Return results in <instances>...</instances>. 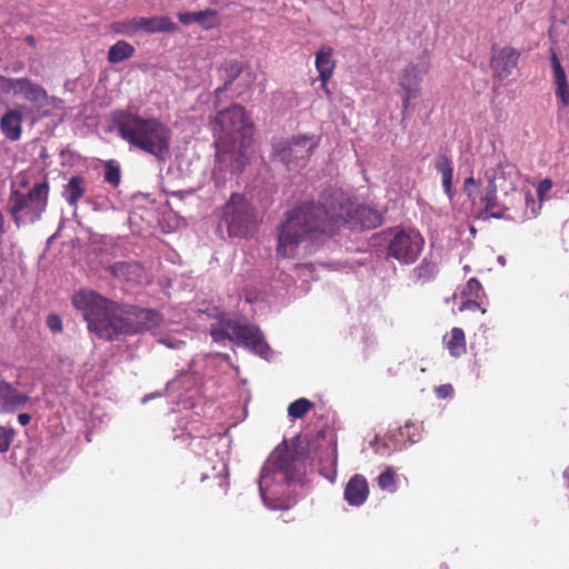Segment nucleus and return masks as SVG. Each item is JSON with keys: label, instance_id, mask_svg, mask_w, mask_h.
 Segmentation results:
<instances>
[{"label": "nucleus", "instance_id": "9d476101", "mask_svg": "<svg viewBox=\"0 0 569 569\" xmlns=\"http://www.w3.org/2000/svg\"><path fill=\"white\" fill-rule=\"evenodd\" d=\"M319 144L316 136H296L291 139H277L272 142V153L289 170L306 167L310 156Z\"/></svg>", "mask_w": 569, "mask_h": 569}, {"label": "nucleus", "instance_id": "f03ea898", "mask_svg": "<svg viewBox=\"0 0 569 569\" xmlns=\"http://www.w3.org/2000/svg\"><path fill=\"white\" fill-rule=\"evenodd\" d=\"M72 303L81 312L88 330L103 340L153 331L162 322V316L152 309L120 306L93 290L76 292Z\"/></svg>", "mask_w": 569, "mask_h": 569}, {"label": "nucleus", "instance_id": "b1692460", "mask_svg": "<svg viewBox=\"0 0 569 569\" xmlns=\"http://www.w3.org/2000/svg\"><path fill=\"white\" fill-rule=\"evenodd\" d=\"M497 192L495 188L485 187L483 193L480 197V202L483 206V219L495 218L502 219L505 218V211L507 210L505 204H501L497 200Z\"/></svg>", "mask_w": 569, "mask_h": 569}, {"label": "nucleus", "instance_id": "c03bdc74", "mask_svg": "<svg viewBox=\"0 0 569 569\" xmlns=\"http://www.w3.org/2000/svg\"><path fill=\"white\" fill-rule=\"evenodd\" d=\"M4 223H6V218H4V214L2 213V211L0 210V233H4Z\"/></svg>", "mask_w": 569, "mask_h": 569}, {"label": "nucleus", "instance_id": "7ed1b4c3", "mask_svg": "<svg viewBox=\"0 0 569 569\" xmlns=\"http://www.w3.org/2000/svg\"><path fill=\"white\" fill-rule=\"evenodd\" d=\"M216 138V156L220 164L230 166L232 173H239L247 164V149L252 141V122L240 104L223 109L211 119Z\"/></svg>", "mask_w": 569, "mask_h": 569}, {"label": "nucleus", "instance_id": "09e8293b", "mask_svg": "<svg viewBox=\"0 0 569 569\" xmlns=\"http://www.w3.org/2000/svg\"><path fill=\"white\" fill-rule=\"evenodd\" d=\"M27 41H28V43H30V44H33V43H34V40H33V38H32V37H28V38H27Z\"/></svg>", "mask_w": 569, "mask_h": 569}, {"label": "nucleus", "instance_id": "c9c22d12", "mask_svg": "<svg viewBox=\"0 0 569 569\" xmlns=\"http://www.w3.org/2000/svg\"><path fill=\"white\" fill-rule=\"evenodd\" d=\"M47 326L52 332H60L62 330V321L57 315L48 316Z\"/></svg>", "mask_w": 569, "mask_h": 569}, {"label": "nucleus", "instance_id": "2f4dec72", "mask_svg": "<svg viewBox=\"0 0 569 569\" xmlns=\"http://www.w3.org/2000/svg\"><path fill=\"white\" fill-rule=\"evenodd\" d=\"M377 481L379 488L382 490H387L389 492H395L397 490L395 471L391 468H388L386 471L381 472L378 476Z\"/></svg>", "mask_w": 569, "mask_h": 569}, {"label": "nucleus", "instance_id": "2eb2a0df", "mask_svg": "<svg viewBox=\"0 0 569 569\" xmlns=\"http://www.w3.org/2000/svg\"><path fill=\"white\" fill-rule=\"evenodd\" d=\"M519 52L510 47L495 50L491 57L490 67L497 78L507 79L512 74L518 64Z\"/></svg>", "mask_w": 569, "mask_h": 569}, {"label": "nucleus", "instance_id": "aec40b11", "mask_svg": "<svg viewBox=\"0 0 569 569\" xmlns=\"http://www.w3.org/2000/svg\"><path fill=\"white\" fill-rule=\"evenodd\" d=\"M109 270L113 277L127 282H140L144 276L143 267L137 261H119Z\"/></svg>", "mask_w": 569, "mask_h": 569}, {"label": "nucleus", "instance_id": "ea45409f", "mask_svg": "<svg viewBox=\"0 0 569 569\" xmlns=\"http://www.w3.org/2000/svg\"><path fill=\"white\" fill-rule=\"evenodd\" d=\"M478 308H480V305L477 301L467 300L461 305L460 310H476Z\"/></svg>", "mask_w": 569, "mask_h": 569}, {"label": "nucleus", "instance_id": "dca6fc26", "mask_svg": "<svg viewBox=\"0 0 569 569\" xmlns=\"http://www.w3.org/2000/svg\"><path fill=\"white\" fill-rule=\"evenodd\" d=\"M29 401L27 395L18 391L0 376V411L13 412L24 407Z\"/></svg>", "mask_w": 569, "mask_h": 569}, {"label": "nucleus", "instance_id": "423d86ee", "mask_svg": "<svg viewBox=\"0 0 569 569\" xmlns=\"http://www.w3.org/2000/svg\"><path fill=\"white\" fill-rule=\"evenodd\" d=\"M210 335L217 343L230 341L267 360L271 355L260 329L246 320L223 316L211 325Z\"/></svg>", "mask_w": 569, "mask_h": 569}, {"label": "nucleus", "instance_id": "f257e3e1", "mask_svg": "<svg viewBox=\"0 0 569 569\" xmlns=\"http://www.w3.org/2000/svg\"><path fill=\"white\" fill-rule=\"evenodd\" d=\"M382 223L381 213L367 206L353 207L341 192H333L325 202H303L287 213L279 228L277 254L295 257L299 249L312 251L325 236L340 226L373 229Z\"/></svg>", "mask_w": 569, "mask_h": 569}, {"label": "nucleus", "instance_id": "49530a36", "mask_svg": "<svg viewBox=\"0 0 569 569\" xmlns=\"http://www.w3.org/2000/svg\"><path fill=\"white\" fill-rule=\"evenodd\" d=\"M498 262H499L500 264L505 266V264H506V259H505V257L499 256V257H498Z\"/></svg>", "mask_w": 569, "mask_h": 569}, {"label": "nucleus", "instance_id": "a19ab883", "mask_svg": "<svg viewBox=\"0 0 569 569\" xmlns=\"http://www.w3.org/2000/svg\"><path fill=\"white\" fill-rule=\"evenodd\" d=\"M478 186V181L473 177H469L465 180V190L467 191L468 196H471L470 187Z\"/></svg>", "mask_w": 569, "mask_h": 569}, {"label": "nucleus", "instance_id": "a211bd4d", "mask_svg": "<svg viewBox=\"0 0 569 569\" xmlns=\"http://www.w3.org/2000/svg\"><path fill=\"white\" fill-rule=\"evenodd\" d=\"M369 495V487L366 478L361 475H355L348 481L345 488V499L351 505L359 507L365 503Z\"/></svg>", "mask_w": 569, "mask_h": 569}, {"label": "nucleus", "instance_id": "cd10ccee", "mask_svg": "<svg viewBox=\"0 0 569 569\" xmlns=\"http://www.w3.org/2000/svg\"><path fill=\"white\" fill-rule=\"evenodd\" d=\"M447 348L451 356L459 357L466 352L465 332L460 328H453L450 332V339L447 342Z\"/></svg>", "mask_w": 569, "mask_h": 569}, {"label": "nucleus", "instance_id": "79ce46f5", "mask_svg": "<svg viewBox=\"0 0 569 569\" xmlns=\"http://www.w3.org/2000/svg\"><path fill=\"white\" fill-rule=\"evenodd\" d=\"M551 181L546 179L543 181L540 182L539 187H538V192L541 194L543 192H547L551 189Z\"/></svg>", "mask_w": 569, "mask_h": 569}, {"label": "nucleus", "instance_id": "de8ad7c7", "mask_svg": "<svg viewBox=\"0 0 569 569\" xmlns=\"http://www.w3.org/2000/svg\"><path fill=\"white\" fill-rule=\"evenodd\" d=\"M563 477L569 481V469L565 470Z\"/></svg>", "mask_w": 569, "mask_h": 569}, {"label": "nucleus", "instance_id": "4c0bfd02", "mask_svg": "<svg viewBox=\"0 0 569 569\" xmlns=\"http://www.w3.org/2000/svg\"><path fill=\"white\" fill-rule=\"evenodd\" d=\"M411 425L410 423H406L403 428H400V435L401 436H407L408 437V440L411 442V443H415L419 440V437L418 438H415V433H410L409 432V429H410Z\"/></svg>", "mask_w": 569, "mask_h": 569}, {"label": "nucleus", "instance_id": "58836bf2", "mask_svg": "<svg viewBox=\"0 0 569 569\" xmlns=\"http://www.w3.org/2000/svg\"><path fill=\"white\" fill-rule=\"evenodd\" d=\"M296 268H297V271L299 272V274L303 276V277L310 276L313 271L312 264L296 266Z\"/></svg>", "mask_w": 569, "mask_h": 569}, {"label": "nucleus", "instance_id": "f3484780", "mask_svg": "<svg viewBox=\"0 0 569 569\" xmlns=\"http://www.w3.org/2000/svg\"><path fill=\"white\" fill-rule=\"evenodd\" d=\"M177 17L179 21L184 26L197 23L204 30L212 29L220 23L219 13L214 9H206L192 12H178Z\"/></svg>", "mask_w": 569, "mask_h": 569}, {"label": "nucleus", "instance_id": "0eeeda50", "mask_svg": "<svg viewBox=\"0 0 569 569\" xmlns=\"http://www.w3.org/2000/svg\"><path fill=\"white\" fill-rule=\"evenodd\" d=\"M49 198L47 180L34 183L28 192L11 189L7 210L17 228L33 224L41 219Z\"/></svg>", "mask_w": 569, "mask_h": 569}, {"label": "nucleus", "instance_id": "5701e85b", "mask_svg": "<svg viewBox=\"0 0 569 569\" xmlns=\"http://www.w3.org/2000/svg\"><path fill=\"white\" fill-rule=\"evenodd\" d=\"M0 128L4 137L11 141H17L22 132V113L20 110L11 109L0 119Z\"/></svg>", "mask_w": 569, "mask_h": 569}, {"label": "nucleus", "instance_id": "f8f14e48", "mask_svg": "<svg viewBox=\"0 0 569 569\" xmlns=\"http://www.w3.org/2000/svg\"><path fill=\"white\" fill-rule=\"evenodd\" d=\"M425 239L413 229H396L392 231L388 243L387 256L400 263L411 264L421 253Z\"/></svg>", "mask_w": 569, "mask_h": 569}, {"label": "nucleus", "instance_id": "473e14b6", "mask_svg": "<svg viewBox=\"0 0 569 569\" xmlns=\"http://www.w3.org/2000/svg\"><path fill=\"white\" fill-rule=\"evenodd\" d=\"M16 431L11 427H0V452H7L12 443Z\"/></svg>", "mask_w": 569, "mask_h": 569}, {"label": "nucleus", "instance_id": "4be33fe9", "mask_svg": "<svg viewBox=\"0 0 569 569\" xmlns=\"http://www.w3.org/2000/svg\"><path fill=\"white\" fill-rule=\"evenodd\" d=\"M316 69L319 72L320 80L322 82V88L329 92L327 89V82L332 77L335 69V61L332 59V48L329 46H321L318 52L316 53Z\"/></svg>", "mask_w": 569, "mask_h": 569}, {"label": "nucleus", "instance_id": "e433bc0d", "mask_svg": "<svg viewBox=\"0 0 569 569\" xmlns=\"http://www.w3.org/2000/svg\"><path fill=\"white\" fill-rule=\"evenodd\" d=\"M452 392H453V388L449 383L441 385V386L437 387V389H436V393H437L438 398H440V399H446V398L451 397Z\"/></svg>", "mask_w": 569, "mask_h": 569}, {"label": "nucleus", "instance_id": "ddd939ff", "mask_svg": "<svg viewBox=\"0 0 569 569\" xmlns=\"http://www.w3.org/2000/svg\"><path fill=\"white\" fill-rule=\"evenodd\" d=\"M111 30L121 36L132 37L139 31L146 33L173 32L178 26L169 17H133L130 19L114 21L110 26Z\"/></svg>", "mask_w": 569, "mask_h": 569}, {"label": "nucleus", "instance_id": "6ab92c4d", "mask_svg": "<svg viewBox=\"0 0 569 569\" xmlns=\"http://www.w3.org/2000/svg\"><path fill=\"white\" fill-rule=\"evenodd\" d=\"M550 61L555 93L560 99L562 107H567L569 104V84L567 81L566 72L560 63V60L553 51L551 52Z\"/></svg>", "mask_w": 569, "mask_h": 569}, {"label": "nucleus", "instance_id": "8fccbe9b", "mask_svg": "<svg viewBox=\"0 0 569 569\" xmlns=\"http://www.w3.org/2000/svg\"><path fill=\"white\" fill-rule=\"evenodd\" d=\"M176 383H177V381H172L169 386H170L171 388H174Z\"/></svg>", "mask_w": 569, "mask_h": 569}, {"label": "nucleus", "instance_id": "20e7f679", "mask_svg": "<svg viewBox=\"0 0 569 569\" xmlns=\"http://www.w3.org/2000/svg\"><path fill=\"white\" fill-rule=\"evenodd\" d=\"M112 122L118 136L131 148L164 162L170 156L172 132L170 128L154 117H142L130 110H116Z\"/></svg>", "mask_w": 569, "mask_h": 569}, {"label": "nucleus", "instance_id": "7c9ffc66", "mask_svg": "<svg viewBox=\"0 0 569 569\" xmlns=\"http://www.w3.org/2000/svg\"><path fill=\"white\" fill-rule=\"evenodd\" d=\"M311 407L312 403L308 399L300 398L289 405L288 415L293 419H298L303 417L311 409Z\"/></svg>", "mask_w": 569, "mask_h": 569}, {"label": "nucleus", "instance_id": "393cba45", "mask_svg": "<svg viewBox=\"0 0 569 569\" xmlns=\"http://www.w3.org/2000/svg\"><path fill=\"white\" fill-rule=\"evenodd\" d=\"M435 168L438 173L441 174L442 180V187L448 196V198L451 200L453 197L452 192V176H453V169L451 166V161L446 154H439L435 160Z\"/></svg>", "mask_w": 569, "mask_h": 569}, {"label": "nucleus", "instance_id": "a878e982", "mask_svg": "<svg viewBox=\"0 0 569 569\" xmlns=\"http://www.w3.org/2000/svg\"><path fill=\"white\" fill-rule=\"evenodd\" d=\"M86 192V181L80 176H73L69 179L63 190V198L66 201L77 208L78 201L82 198Z\"/></svg>", "mask_w": 569, "mask_h": 569}, {"label": "nucleus", "instance_id": "a18cd8bd", "mask_svg": "<svg viewBox=\"0 0 569 569\" xmlns=\"http://www.w3.org/2000/svg\"><path fill=\"white\" fill-rule=\"evenodd\" d=\"M88 203H90L92 206V209L94 211H98L100 210V207L98 206V203L96 201H92V200H88Z\"/></svg>", "mask_w": 569, "mask_h": 569}, {"label": "nucleus", "instance_id": "4468645a", "mask_svg": "<svg viewBox=\"0 0 569 569\" xmlns=\"http://www.w3.org/2000/svg\"><path fill=\"white\" fill-rule=\"evenodd\" d=\"M486 187L488 188H495V190H501L506 194L509 191H513L518 194L519 199H523L527 203V206L535 204V199L530 194V192H518L516 189V183L518 180V170L517 168L508 162V161H501L497 163L495 167L488 168L485 171Z\"/></svg>", "mask_w": 569, "mask_h": 569}, {"label": "nucleus", "instance_id": "72a5a7b5", "mask_svg": "<svg viewBox=\"0 0 569 569\" xmlns=\"http://www.w3.org/2000/svg\"><path fill=\"white\" fill-rule=\"evenodd\" d=\"M481 291V283L476 278H471L468 280L463 293L472 298H479Z\"/></svg>", "mask_w": 569, "mask_h": 569}, {"label": "nucleus", "instance_id": "f704fd0d", "mask_svg": "<svg viewBox=\"0 0 569 569\" xmlns=\"http://www.w3.org/2000/svg\"><path fill=\"white\" fill-rule=\"evenodd\" d=\"M158 342L170 349H179L182 345H184L183 340L179 339L177 336L171 335L159 338Z\"/></svg>", "mask_w": 569, "mask_h": 569}, {"label": "nucleus", "instance_id": "412c9836", "mask_svg": "<svg viewBox=\"0 0 569 569\" xmlns=\"http://www.w3.org/2000/svg\"><path fill=\"white\" fill-rule=\"evenodd\" d=\"M221 78L223 79L224 83L222 87H219L214 91V106L217 107L219 102L221 101L222 94L230 89L232 82L241 76L243 72V66L241 62L237 60H230L226 61L221 68Z\"/></svg>", "mask_w": 569, "mask_h": 569}, {"label": "nucleus", "instance_id": "1a4fd4ad", "mask_svg": "<svg viewBox=\"0 0 569 569\" xmlns=\"http://www.w3.org/2000/svg\"><path fill=\"white\" fill-rule=\"evenodd\" d=\"M0 91L6 94L22 96L31 103L29 112L33 114L32 121L51 114V108L60 109L62 100L49 96L47 90L30 78H8L0 76Z\"/></svg>", "mask_w": 569, "mask_h": 569}, {"label": "nucleus", "instance_id": "c85d7f7f", "mask_svg": "<svg viewBox=\"0 0 569 569\" xmlns=\"http://www.w3.org/2000/svg\"><path fill=\"white\" fill-rule=\"evenodd\" d=\"M416 277L421 281H429L435 278L438 272L436 262L425 258L418 267L413 270Z\"/></svg>", "mask_w": 569, "mask_h": 569}, {"label": "nucleus", "instance_id": "bb28decb", "mask_svg": "<svg viewBox=\"0 0 569 569\" xmlns=\"http://www.w3.org/2000/svg\"><path fill=\"white\" fill-rule=\"evenodd\" d=\"M134 54V47L124 40H119L112 44L108 51V61L119 63Z\"/></svg>", "mask_w": 569, "mask_h": 569}, {"label": "nucleus", "instance_id": "6e6552de", "mask_svg": "<svg viewBox=\"0 0 569 569\" xmlns=\"http://www.w3.org/2000/svg\"><path fill=\"white\" fill-rule=\"evenodd\" d=\"M258 221L253 206L242 194L232 193L220 209L218 229L222 232L226 228L231 239H244L254 233Z\"/></svg>", "mask_w": 569, "mask_h": 569}, {"label": "nucleus", "instance_id": "9b49d317", "mask_svg": "<svg viewBox=\"0 0 569 569\" xmlns=\"http://www.w3.org/2000/svg\"><path fill=\"white\" fill-rule=\"evenodd\" d=\"M430 57L427 51L413 58L398 74V86L402 91V114L407 116L411 101L419 98L421 82L430 70Z\"/></svg>", "mask_w": 569, "mask_h": 569}, {"label": "nucleus", "instance_id": "c756f323", "mask_svg": "<svg viewBox=\"0 0 569 569\" xmlns=\"http://www.w3.org/2000/svg\"><path fill=\"white\" fill-rule=\"evenodd\" d=\"M103 178L104 181L111 184L112 187L119 186L121 179V171L118 162L110 160L104 163Z\"/></svg>", "mask_w": 569, "mask_h": 569}, {"label": "nucleus", "instance_id": "37998d69", "mask_svg": "<svg viewBox=\"0 0 569 569\" xmlns=\"http://www.w3.org/2000/svg\"><path fill=\"white\" fill-rule=\"evenodd\" d=\"M31 417L28 413H19L18 421L21 426H26L30 422Z\"/></svg>", "mask_w": 569, "mask_h": 569}, {"label": "nucleus", "instance_id": "39448f33", "mask_svg": "<svg viewBox=\"0 0 569 569\" xmlns=\"http://www.w3.org/2000/svg\"><path fill=\"white\" fill-rule=\"evenodd\" d=\"M297 458L288 449L277 448L264 462L258 479L263 505L272 510L283 507L288 487L298 480Z\"/></svg>", "mask_w": 569, "mask_h": 569}]
</instances>
